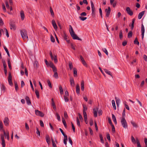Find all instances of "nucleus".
<instances>
[{
  "label": "nucleus",
  "mask_w": 147,
  "mask_h": 147,
  "mask_svg": "<svg viewBox=\"0 0 147 147\" xmlns=\"http://www.w3.org/2000/svg\"><path fill=\"white\" fill-rule=\"evenodd\" d=\"M20 33L23 39L24 40H26L27 39H28L27 32L26 30H23L21 31Z\"/></svg>",
  "instance_id": "1"
},
{
  "label": "nucleus",
  "mask_w": 147,
  "mask_h": 147,
  "mask_svg": "<svg viewBox=\"0 0 147 147\" xmlns=\"http://www.w3.org/2000/svg\"><path fill=\"white\" fill-rule=\"evenodd\" d=\"M121 122L123 127L125 128H127L128 127L125 118H121Z\"/></svg>",
  "instance_id": "2"
},
{
  "label": "nucleus",
  "mask_w": 147,
  "mask_h": 147,
  "mask_svg": "<svg viewBox=\"0 0 147 147\" xmlns=\"http://www.w3.org/2000/svg\"><path fill=\"white\" fill-rule=\"evenodd\" d=\"M91 5V6L92 16L94 17L95 16V8L93 2L92 1H90Z\"/></svg>",
  "instance_id": "3"
},
{
  "label": "nucleus",
  "mask_w": 147,
  "mask_h": 147,
  "mask_svg": "<svg viewBox=\"0 0 147 147\" xmlns=\"http://www.w3.org/2000/svg\"><path fill=\"white\" fill-rule=\"evenodd\" d=\"M70 35L73 39L82 40V39L78 37L75 33L73 34L72 33Z\"/></svg>",
  "instance_id": "4"
},
{
  "label": "nucleus",
  "mask_w": 147,
  "mask_h": 147,
  "mask_svg": "<svg viewBox=\"0 0 147 147\" xmlns=\"http://www.w3.org/2000/svg\"><path fill=\"white\" fill-rule=\"evenodd\" d=\"M35 113L36 115L40 116L41 117H43L44 116V114L43 113L38 110H35Z\"/></svg>",
  "instance_id": "5"
},
{
  "label": "nucleus",
  "mask_w": 147,
  "mask_h": 147,
  "mask_svg": "<svg viewBox=\"0 0 147 147\" xmlns=\"http://www.w3.org/2000/svg\"><path fill=\"white\" fill-rule=\"evenodd\" d=\"M126 11L127 14L130 16H132L133 15V11L131 10L129 7H127L126 8Z\"/></svg>",
  "instance_id": "6"
},
{
  "label": "nucleus",
  "mask_w": 147,
  "mask_h": 147,
  "mask_svg": "<svg viewBox=\"0 0 147 147\" xmlns=\"http://www.w3.org/2000/svg\"><path fill=\"white\" fill-rule=\"evenodd\" d=\"M141 32L142 33L141 35L142 36V40H143L144 38V33L145 32V29L144 26L143 24H142Z\"/></svg>",
  "instance_id": "7"
},
{
  "label": "nucleus",
  "mask_w": 147,
  "mask_h": 147,
  "mask_svg": "<svg viewBox=\"0 0 147 147\" xmlns=\"http://www.w3.org/2000/svg\"><path fill=\"white\" fill-rule=\"evenodd\" d=\"M105 11L106 12V16L109 17L111 13V8L110 7H108V9H105Z\"/></svg>",
  "instance_id": "8"
},
{
  "label": "nucleus",
  "mask_w": 147,
  "mask_h": 147,
  "mask_svg": "<svg viewBox=\"0 0 147 147\" xmlns=\"http://www.w3.org/2000/svg\"><path fill=\"white\" fill-rule=\"evenodd\" d=\"M9 24L10 26V29L15 30L16 29V27L14 24L12 22L9 23Z\"/></svg>",
  "instance_id": "9"
},
{
  "label": "nucleus",
  "mask_w": 147,
  "mask_h": 147,
  "mask_svg": "<svg viewBox=\"0 0 147 147\" xmlns=\"http://www.w3.org/2000/svg\"><path fill=\"white\" fill-rule=\"evenodd\" d=\"M52 24L55 30H57V27L55 20H52Z\"/></svg>",
  "instance_id": "10"
},
{
  "label": "nucleus",
  "mask_w": 147,
  "mask_h": 147,
  "mask_svg": "<svg viewBox=\"0 0 147 147\" xmlns=\"http://www.w3.org/2000/svg\"><path fill=\"white\" fill-rule=\"evenodd\" d=\"M25 99L26 102L27 104L28 105H31V102L29 97L28 96H26Z\"/></svg>",
  "instance_id": "11"
},
{
  "label": "nucleus",
  "mask_w": 147,
  "mask_h": 147,
  "mask_svg": "<svg viewBox=\"0 0 147 147\" xmlns=\"http://www.w3.org/2000/svg\"><path fill=\"white\" fill-rule=\"evenodd\" d=\"M9 119L8 117H5L4 120L3 122L5 125L7 126L9 124Z\"/></svg>",
  "instance_id": "12"
},
{
  "label": "nucleus",
  "mask_w": 147,
  "mask_h": 147,
  "mask_svg": "<svg viewBox=\"0 0 147 147\" xmlns=\"http://www.w3.org/2000/svg\"><path fill=\"white\" fill-rule=\"evenodd\" d=\"M98 110V108H96L94 109H93L94 116L95 117H97V112Z\"/></svg>",
  "instance_id": "13"
},
{
  "label": "nucleus",
  "mask_w": 147,
  "mask_h": 147,
  "mask_svg": "<svg viewBox=\"0 0 147 147\" xmlns=\"http://www.w3.org/2000/svg\"><path fill=\"white\" fill-rule=\"evenodd\" d=\"M20 14L22 20H24L25 18V14L24 11L22 10L20 12Z\"/></svg>",
  "instance_id": "14"
},
{
  "label": "nucleus",
  "mask_w": 147,
  "mask_h": 147,
  "mask_svg": "<svg viewBox=\"0 0 147 147\" xmlns=\"http://www.w3.org/2000/svg\"><path fill=\"white\" fill-rule=\"evenodd\" d=\"M3 131L4 133V136H5V137H6L7 139L8 140L9 139V135L8 132H7V133L6 134L5 132V130H3Z\"/></svg>",
  "instance_id": "15"
},
{
  "label": "nucleus",
  "mask_w": 147,
  "mask_h": 147,
  "mask_svg": "<svg viewBox=\"0 0 147 147\" xmlns=\"http://www.w3.org/2000/svg\"><path fill=\"white\" fill-rule=\"evenodd\" d=\"M68 37L65 33H64L63 38L68 43H69V40H68Z\"/></svg>",
  "instance_id": "16"
},
{
  "label": "nucleus",
  "mask_w": 147,
  "mask_h": 147,
  "mask_svg": "<svg viewBox=\"0 0 147 147\" xmlns=\"http://www.w3.org/2000/svg\"><path fill=\"white\" fill-rule=\"evenodd\" d=\"M144 13V11H143L139 13L138 16V18L141 19Z\"/></svg>",
  "instance_id": "17"
},
{
  "label": "nucleus",
  "mask_w": 147,
  "mask_h": 147,
  "mask_svg": "<svg viewBox=\"0 0 147 147\" xmlns=\"http://www.w3.org/2000/svg\"><path fill=\"white\" fill-rule=\"evenodd\" d=\"M70 83L71 85L72 86H74V79L72 78H70Z\"/></svg>",
  "instance_id": "18"
},
{
  "label": "nucleus",
  "mask_w": 147,
  "mask_h": 147,
  "mask_svg": "<svg viewBox=\"0 0 147 147\" xmlns=\"http://www.w3.org/2000/svg\"><path fill=\"white\" fill-rule=\"evenodd\" d=\"M76 93L78 94H80V87L78 84L76 86Z\"/></svg>",
  "instance_id": "19"
},
{
  "label": "nucleus",
  "mask_w": 147,
  "mask_h": 147,
  "mask_svg": "<svg viewBox=\"0 0 147 147\" xmlns=\"http://www.w3.org/2000/svg\"><path fill=\"white\" fill-rule=\"evenodd\" d=\"M81 90L82 91H83L84 90V81L82 80L81 81Z\"/></svg>",
  "instance_id": "20"
},
{
  "label": "nucleus",
  "mask_w": 147,
  "mask_h": 147,
  "mask_svg": "<svg viewBox=\"0 0 147 147\" xmlns=\"http://www.w3.org/2000/svg\"><path fill=\"white\" fill-rule=\"evenodd\" d=\"M69 27H70V28L69 29V31L70 33V34H71L72 33H74V30L73 29V28L71 26V25H70L69 26Z\"/></svg>",
  "instance_id": "21"
},
{
  "label": "nucleus",
  "mask_w": 147,
  "mask_h": 147,
  "mask_svg": "<svg viewBox=\"0 0 147 147\" xmlns=\"http://www.w3.org/2000/svg\"><path fill=\"white\" fill-rule=\"evenodd\" d=\"M112 119H113V121L115 123V124H116L117 123V122L116 118L115 115L113 114L112 115Z\"/></svg>",
  "instance_id": "22"
},
{
  "label": "nucleus",
  "mask_w": 147,
  "mask_h": 147,
  "mask_svg": "<svg viewBox=\"0 0 147 147\" xmlns=\"http://www.w3.org/2000/svg\"><path fill=\"white\" fill-rule=\"evenodd\" d=\"M64 138L63 140V142L64 144L66 145L67 144V136H64Z\"/></svg>",
  "instance_id": "23"
},
{
  "label": "nucleus",
  "mask_w": 147,
  "mask_h": 147,
  "mask_svg": "<svg viewBox=\"0 0 147 147\" xmlns=\"http://www.w3.org/2000/svg\"><path fill=\"white\" fill-rule=\"evenodd\" d=\"M74 70V77H76L77 76V70L76 68H74L73 69Z\"/></svg>",
  "instance_id": "24"
},
{
  "label": "nucleus",
  "mask_w": 147,
  "mask_h": 147,
  "mask_svg": "<svg viewBox=\"0 0 147 147\" xmlns=\"http://www.w3.org/2000/svg\"><path fill=\"white\" fill-rule=\"evenodd\" d=\"M50 11L51 15L53 17H54L55 16L54 13L52 9V7L51 6L50 7Z\"/></svg>",
  "instance_id": "25"
},
{
  "label": "nucleus",
  "mask_w": 147,
  "mask_h": 147,
  "mask_svg": "<svg viewBox=\"0 0 147 147\" xmlns=\"http://www.w3.org/2000/svg\"><path fill=\"white\" fill-rule=\"evenodd\" d=\"M105 72L107 74L110 75L112 77V75L111 73V72L109 71H108L107 69H104Z\"/></svg>",
  "instance_id": "26"
},
{
  "label": "nucleus",
  "mask_w": 147,
  "mask_h": 147,
  "mask_svg": "<svg viewBox=\"0 0 147 147\" xmlns=\"http://www.w3.org/2000/svg\"><path fill=\"white\" fill-rule=\"evenodd\" d=\"M131 123L133 127L136 128H137L138 127V125L134 121H131Z\"/></svg>",
  "instance_id": "27"
},
{
  "label": "nucleus",
  "mask_w": 147,
  "mask_h": 147,
  "mask_svg": "<svg viewBox=\"0 0 147 147\" xmlns=\"http://www.w3.org/2000/svg\"><path fill=\"white\" fill-rule=\"evenodd\" d=\"M35 93L37 97L38 98H39L40 96L38 91L36 89L35 90Z\"/></svg>",
  "instance_id": "28"
},
{
  "label": "nucleus",
  "mask_w": 147,
  "mask_h": 147,
  "mask_svg": "<svg viewBox=\"0 0 147 147\" xmlns=\"http://www.w3.org/2000/svg\"><path fill=\"white\" fill-rule=\"evenodd\" d=\"M115 98L116 100V102L117 104V107H118L119 105L120 100L119 99H117L116 97H115Z\"/></svg>",
  "instance_id": "29"
},
{
  "label": "nucleus",
  "mask_w": 147,
  "mask_h": 147,
  "mask_svg": "<svg viewBox=\"0 0 147 147\" xmlns=\"http://www.w3.org/2000/svg\"><path fill=\"white\" fill-rule=\"evenodd\" d=\"M51 140L52 143V146L53 147H57L56 145L55 142L52 137H51Z\"/></svg>",
  "instance_id": "30"
},
{
  "label": "nucleus",
  "mask_w": 147,
  "mask_h": 147,
  "mask_svg": "<svg viewBox=\"0 0 147 147\" xmlns=\"http://www.w3.org/2000/svg\"><path fill=\"white\" fill-rule=\"evenodd\" d=\"M132 36V33L131 31H130L128 33L127 37L129 38H131Z\"/></svg>",
  "instance_id": "31"
},
{
  "label": "nucleus",
  "mask_w": 147,
  "mask_h": 147,
  "mask_svg": "<svg viewBox=\"0 0 147 147\" xmlns=\"http://www.w3.org/2000/svg\"><path fill=\"white\" fill-rule=\"evenodd\" d=\"M15 90L16 92L18 91V85L17 82H15Z\"/></svg>",
  "instance_id": "32"
},
{
  "label": "nucleus",
  "mask_w": 147,
  "mask_h": 147,
  "mask_svg": "<svg viewBox=\"0 0 147 147\" xmlns=\"http://www.w3.org/2000/svg\"><path fill=\"white\" fill-rule=\"evenodd\" d=\"M112 104L113 106L114 109L115 110L116 109V107L115 106V101L114 100H112Z\"/></svg>",
  "instance_id": "33"
},
{
  "label": "nucleus",
  "mask_w": 147,
  "mask_h": 147,
  "mask_svg": "<svg viewBox=\"0 0 147 147\" xmlns=\"http://www.w3.org/2000/svg\"><path fill=\"white\" fill-rule=\"evenodd\" d=\"M55 115L57 117V119L58 120V121H60V117L59 114H58L57 113H56Z\"/></svg>",
  "instance_id": "34"
},
{
  "label": "nucleus",
  "mask_w": 147,
  "mask_h": 147,
  "mask_svg": "<svg viewBox=\"0 0 147 147\" xmlns=\"http://www.w3.org/2000/svg\"><path fill=\"white\" fill-rule=\"evenodd\" d=\"M4 48L5 50V51L6 52V53H7V55H8V57H10V55H9V53L7 48L5 46H4Z\"/></svg>",
  "instance_id": "35"
},
{
  "label": "nucleus",
  "mask_w": 147,
  "mask_h": 147,
  "mask_svg": "<svg viewBox=\"0 0 147 147\" xmlns=\"http://www.w3.org/2000/svg\"><path fill=\"white\" fill-rule=\"evenodd\" d=\"M136 143L137 144V147H141L138 138L136 139Z\"/></svg>",
  "instance_id": "36"
},
{
  "label": "nucleus",
  "mask_w": 147,
  "mask_h": 147,
  "mask_svg": "<svg viewBox=\"0 0 147 147\" xmlns=\"http://www.w3.org/2000/svg\"><path fill=\"white\" fill-rule=\"evenodd\" d=\"M62 121L63 124V125L66 128L67 127V124L65 122V121L64 118H62Z\"/></svg>",
  "instance_id": "37"
},
{
  "label": "nucleus",
  "mask_w": 147,
  "mask_h": 147,
  "mask_svg": "<svg viewBox=\"0 0 147 147\" xmlns=\"http://www.w3.org/2000/svg\"><path fill=\"white\" fill-rule=\"evenodd\" d=\"M69 65L70 69L71 70L73 68V66L72 62H69Z\"/></svg>",
  "instance_id": "38"
},
{
  "label": "nucleus",
  "mask_w": 147,
  "mask_h": 147,
  "mask_svg": "<svg viewBox=\"0 0 147 147\" xmlns=\"http://www.w3.org/2000/svg\"><path fill=\"white\" fill-rule=\"evenodd\" d=\"M6 89V88L5 86L3 85H1V90L3 91L4 92L5 91Z\"/></svg>",
  "instance_id": "39"
},
{
  "label": "nucleus",
  "mask_w": 147,
  "mask_h": 147,
  "mask_svg": "<svg viewBox=\"0 0 147 147\" xmlns=\"http://www.w3.org/2000/svg\"><path fill=\"white\" fill-rule=\"evenodd\" d=\"M8 64L9 68V69H11V63L10 61V59H7Z\"/></svg>",
  "instance_id": "40"
},
{
  "label": "nucleus",
  "mask_w": 147,
  "mask_h": 147,
  "mask_svg": "<svg viewBox=\"0 0 147 147\" xmlns=\"http://www.w3.org/2000/svg\"><path fill=\"white\" fill-rule=\"evenodd\" d=\"M112 127V131L113 133H115V127L113 125H111Z\"/></svg>",
  "instance_id": "41"
},
{
  "label": "nucleus",
  "mask_w": 147,
  "mask_h": 147,
  "mask_svg": "<svg viewBox=\"0 0 147 147\" xmlns=\"http://www.w3.org/2000/svg\"><path fill=\"white\" fill-rule=\"evenodd\" d=\"M53 60H54V62L55 63H57V56L56 55H54V57H53Z\"/></svg>",
  "instance_id": "42"
},
{
  "label": "nucleus",
  "mask_w": 147,
  "mask_h": 147,
  "mask_svg": "<svg viewBox=\"0 0 147 147\" xmlns=\"http://www.w3.org/2000/svg\"><path fill=\"white\" fill-rule=\"evenodd\" d=\"M12 76L11 72H9V76L8 78V80H12Z\"/></svg>",
  "instance_id": "43"
},
{
  "label": "nucleus",
  "mask_w": 147,
  "mask_h": 147,
  "mask_svg": "<svg viewBox=\"0 0 147 147\" xmlns=\"http://www.w3.org/2000/svg\"><path fill=\"white\" fill-rule=\"evenodd\" d=\"M49 66L51 67L52 68H53V67L55 66V65L52 62H50L49 63Z\"/></svg>",
  "instance_id": "44"
},
{
  "label": "nucleus",
  "mask_w": 147,
  "mask_h": 147,
  "mask_svg": "<svg viewBox=\"0 0 147 147\" xmlns=\"http://www.w3.org/2000/svg\"><path fill=\"white\" fill-rule=\"evenodd\" d=\"M100 138V139L101 141V142L102 143H104V141L102 137V134H100L99 136Z\"/></svg>",
  "instance_id": "45"
},
{
  "label": "nucleus",
  "mask_w": 147,
  "mask_h": 147,
  "mask_svg": "<svg viewBox=\"0 0 147 147\" xmlns=\"http://www.w3.org/2000/svg\"><path fill=\"white\" fill-rule=\"evenodd\" d=\"M102 50L107 55H108V52L107 51V49L105 48H102Z\"/></svg>",
  "instance_id": "46"
},
{
  "label": "nucleus",
  "mask_w": 147,
  "mask_h": 147,
  "mask_svg": "<svg viewBox=\"0 0 147 147\" xmlns=\"http://www.w3.org/2000/svg\"><path fill=\"white\" fill-rule=\"evenodd\" d=\"M125 109H124L122 113V118H125Z\"/></svg>",
  "instance_id": "47"
},
{
  "label": "nucleus",
  "mask_w": 147,
  "mask_h": 147,
  "mask_svg": "<svg viewBox=\"0 0 147 147\" xmlns=\"http://www.w3.org/2000/svg\"><path fill=\"white\" fill-rule=\"evenodd\" d=\"M134 43L135 44H137L138 45H139V42L137 38H136L134 40Z\"/></svg>",
  "instance_id": "48"
},
{
  "label": "nucleus",
  "mask_w": 147,
  "mask_h": 147,
  "mask_svg": "<svg viewBox=\"0 0 147 147\" xmlns=\"http://www.w3.org/2000/svg\"><path fill=\"white\" fill-rule=\"evenodd\" d=\"M119 38H120L121 39L122 38H123V34H122V30H121L120 31V33H119Z\"/></svg>",
  "instance_id": "49"
},
{
  "label": "nucleus",
  "mask_w": 147,
  "mask_h": 147,
  "mask_svg": "<svg viewBox=\"0 0 147 147\" xmlns=\"http://www.w3.org/2000/svg\"><path fill=\"white\" fill-rule=\"evenodd\" d=\"M47 83H48V86H49V87H50L51 88H52V86L51 84V82L50 81H49V80H47Z\"/></svg>",
  "instance_id": "50"
},
{
  "label": "nucleus",
  "mask_w": 147,
  "mask_h": 147,
  "mask_svg": "<svg viewBox=\"0 0 147 147\" xmlns=\"http://www.w3.org/2000/svg\"><path fill=\"white\" fill-rule=\"evenodd\" d=\"M79 18L82 21H84L87 18L86 17H84L82 16H80L79 17Z\"/></svg>",
  "instance_id": "51"
},
{
  "label": "nucleus",
  "mask_w": 147,
  "mask_h": 147,
  "mask_svg": "<svg viewBox=\"0 0 147 147\" xmlns=\"http://www.w3.org/2000/svg\"><path fill=\"white\" fill-rule=\"evenodd\" d=\"M53 77L55 78H58V75L57 72H54L53 75Z\"/></svg>",
  "instance_id": "52"
},
{
  "label": "nucleus",
  "mask_w": 147,
  "mask_h": 147,
  "mask_svg": "<svg viewBox=\"0 0 147 147\" xmlns=\"http://www.w3.org/2000/svg\"><path fill=\"white\" fill-rule=\"evenodd\" d=\"M76 120H77V125L79 126H80V121L78 119V117H77Z\"/></svg>",
  "instance_id": "53"
},
{
  "label": "nucleus",
  "mask_w": 147,
  "mask_h": 147,
  "mask_svg": "<svg viewBox=\"0 0 147 147\" xmlns=\"http://www.w3.org/2000/svg\"><path fill=\"white\" fill-rule=\"evenodd\" d=\"M59 90H60V92L61 94H62L63 93V90L61 86H59Z\"/></svg>",
  "instance_id": "54"
},
{
  "label": "nucleus",
  "mask_w": 147,
  "mask_h": 147,
  "mask_svg": "<svg viewBox=\"0 0 147 147\" xmlns=\"http://www.w3.org/2000/svg\"><path fill=\"white\" fill-rule=\"evenodd\" d=\"M2 129V130H4L3 128V124L2 122L0 121V130Z\"/></svg>",
  "instance_id": "55"
},
{
  "label": "nucleus",
  "mask_w": 147,
  "mask_h": 147,
  "mask_svg": "<svg viewBox=\"0 0 147 147\" xmlns=\"http://www.w3.org/2000/svg\"><path fill=\"white\" fill-rule=\"evenodd\" d=\"M59 130L64 136H67V135L64 133L63 130L61 129L60 128H59Z\"/></svg>",
  "instance_id": "56"
},
{
  "label": "nucleus",
  "mask_w": 147,
  "mask_h": 147,
  "mask_svg": "<svg viewBox=\"0 0 147 147\" xmlns=\"http://www.w3.org/2000/svg\"><path fill=\"white\" fill-rule=\"evenodd\" d=\"M51 101H52V106L53 107H55V104L54 102V100H53V98H52V99H51Z\"/></svg>",
  "instance_id": "57"
},
{
  "label": "nucleus",
  "mask_w": 147,
  "mask_h": 147,
  "mask_svg": "<svg viewBox=\"0 0 147 147\" xmlns=\"http://www.w3.org/2000/svg\"><path fill=\"white\" fill-rule=\"evenodd\" d=\"M64 117L65 118H67L68 117V116L67 112L65 111L64 113Z\"/></svg>",
  "instance_id": "58"
},
{
  "label": "nucleus",
  "mask_w": 147,
  "mask_h": 147,
  "mask_svg": "<svg viewBox=\"0 0 147 147\" xmlns=\"http://www.w3.org/2000/svg\"><path fill=\"white\" fill-rule=\"evenodd\" d=\"M135 21V19L134 18L132 20L131 24H130V26H132L133 27H134V24Z\"/></svg>",
  "instance_id": "59"
},
{
  "label": "nucleus",
  "mask_w": 147,
  "mask_h": 147,
  "mask_svg": "<svg viewBox=\"0 0 147 147\" xmlns=\"http://www.w3.org/2000/svg\"><path fill=\"white\" fill-rule=\"evenodd\" d=\"M1 145L3 147H5V140H2Z\"/></svg>",
  "instance_id": "60"
},
{
  "label": "nucleus",
  "mask_w": 147,
  "mask_h": 147,
  "mask_svg": "<svg viewBox=\"0 0 147 147\" xmlns=\"http://www.w3.org/2000/svg\"><path fill=\"white\" fill-rule=\"evenodd\" d=\"M3 66L4 67V69H6V65L5 61H3Z\"/></svg>",
  "instance_id": "61"
},
{
  "label": "nucleus",
  "mask_w": 147,
  "mask_h": 147,
  "mask_svg": "<svg viewBox=\"0 0 147 147\" xmlns=\"http://www.w3.org/2000/svg\"><path fill=\"white\" fill-rule=\"evenodd\" d=\"M108 120L109 123L110 124V125H113L112 123L111 120L110 118H108Z\"/></svg>",
  "instance_id": "62"
},
{
  "label": "nucleus",
  "mask_w": 147,
  "mask_h": 147,
  "mask_svg": "<svg viewBox=\"0 0 147 147\" xmlns=\"http://www.w3.org/2000/svg\"><path fill=\"white\" fill-rule=\"evenodd\" d=\"M51 40L52 42H55V39L53 37V36L52 35H51Z\"/></svg>",
  "instance_id": "63"
},
{
  "label": "nucleus",
  "mask_w": 147,
  "mask_h": 147,
  "mask_svg": "<svg viewBox=\"0 0 147 147\" xmlns=\"http://www.w3.org/2000/svg\"><path fill=\"white\" fill-rule=\"evenodd\" d=\"M143 59L146 61H147V56L146 55H143Z\"/></svg>",
  "instance_id": "64"
}]
</instances>
